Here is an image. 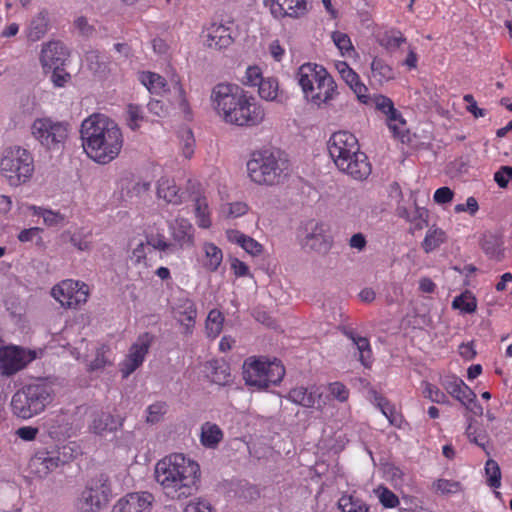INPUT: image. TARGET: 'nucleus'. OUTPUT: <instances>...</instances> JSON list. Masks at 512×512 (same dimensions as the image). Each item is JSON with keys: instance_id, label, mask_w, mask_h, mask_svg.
Wrapping results in <instances>:
<instances>
[{"instance_id": "4c0bfd02", "label": "nucleus", "mask_w": 512, "mask_h": 512, "mask_svg": "<svg viewBox=\"0 0 512 512\" xmlns=\"http://www.w3.org/2000/svg\"><path fill=\"white\" fill-rule=\"evenodd\" d=\"M28 210L33 215L41 216L43 218L44 224L47 226H58L63 224L65 221V216L58 211L45 209L35 205L28 206Z\"/></svg>"}, {"instance_id": "052dcab7", "label": "nucleus", "mask_w": 512, "mask_h": 512, "mask_svg": "<svg viewBox=\"0 0 512 512\" xmlns=\"http://www.w3.org/2000/svg\"><path fill=\"white\" fill-rule=\"evenodd\" d=\"M405 41L406 39L401 32L393 31L384 36L381 44L389 50H394L399 48L403 43H405Z\"/></svg>"}, {"instance_id": "5701e85b", "label": "nucleus", "mask_w": 512, "mask_h": 512, "mask_svg": "<svg viewBox=\"0 0 512 512\" xmlns=\"http://www.w3.org/2000/svg\"><path fill=\"white\" fill-rule=\"evenodd\" d=\"M233 43L230 26L223 23H211L206 30V44L209 48L221 50Z\"/></svg>"}, {"instance_id": "8fccbe9b", "label": "nucleus", "mask_w": 512, "mask_h": 512, "mask_svg": "<svg viewBox=\"0 0 512 512\" xmlns=\"http://www.w3.org/2000/svg\"><path fill=\"white\" fill-rule=\"evenodd\" d=\"M168 406L166 402L157 401L150 404L146 408V417L145 420L149 424H156L160 422L164 415L167 413Z\"/></svg>"}, {"instance_id": "aec40b11", "label": "nucleus", "mask_w": 512, "mask_h": 512, "mask_svg": "<svg viewBox=\"0 0 512 512\" xmlns=\"http://www.w3.org/2000/svg\"><path fill=\"white\" fill-rule=\"evenodd\" d=\"M168 230L174 247L189 248L194 245V227L184 217H176L168 223Z\"/></svg>"}, {"instance_id": "4be33fe9", "label": "nucleus", "mask_w": 512, "mask_h": 512, "mask_svg": "<svg viewBox=\"0 0 512 512\" xmlns=\"http://www.w3.org/2000/svg\"><path fill=\"white\" fill-rule=\"evenodd\" d=\"M288 399L304 407L316 409H322L326 404L320 389L316 386H311L310 388L296 387L289 392Z\"/></svg>"}, {"instance_id": "09e8293b", "label": "nucleus", "mask_w": 512, "mask_h": 512, "mask_svg": "<svg viewBox=\"0 0 512 512\" xmlns=\"http://www.w3.org/2000/svg\"><path fill=\"white\" fill-rule=\"evenodd\" d=\"M331 38L342 56L351 57L355 53L351 39L347 34L335 31L332 33Z\"/></svg>"}, {"instance_id": "603ef678", "label": "nucleus", "mask_w": 512, "mask_h": 512, "mask_svg": "<svg viewBox=\"0 0 512 512\" xmlns=\"http://www.w3.org/2000/svg\"><path fill=\"white\" fill-rule=\"evenodd\" d=\"M485 475L487 484L492 488H499L501 486V470L498 463L489 459L485 464Z\"/></svg>"}, {"instance_id": "680f3d73", "label": "nucleus", "mask_w": 512, "mask_h": 512, "mask_svg": "<svg viewBox=\"0 0 512 512\" xmlns=\"http://www.w3.org/2000/svg\"><path fill=\"white\" fill-rule=\"evenodd\" d=\"M329 394L340 402H345L349 398V390L341 382H333L328 385Z\"/></svg>"}, {"instance_id": "4468645a", "label": "nucleus", "mask_w": 512, "mask_h": 512, "mask_svg": "<svg viewBox=\"0 0 512 512\" xmlns=\"http://www.w3.org/2000/svg\"><path fill=\"white\" fill-rule=\"evenodd\" d=\"M34 358V353L30 351H25L18 346L6 345L0 349V374L11 376L23 369Z\"/></svg>"}, {"instance_id": "49530a36", "label": "nucleus", "mask_w": 512, "mask_h": 512, "mask_svg": "<svg viewBox=\"0 0 512 512\" xmlns=\"http://www.w3.org/2000/svg\"><path fill=\"white\" fill-rule=\"evenodd\" d=\"M373 492L381 505L385 508H396L400 504L398 496L383 485L376 487Z\"/></svg>"}, {"instance_id": "b1692460", "label": "nucleus", "mask_w": 512, "mask_h": 512, "mask_svg": "<svg viewBox=\"0 0 512 512\" xmlns=\"http://www.w3.org/2000/svg\"><path fill=\"white\" fill-rule=\"evenodd\" d=\"M310 0H272L271 12L275 17L298 18L308 11Z\"/></svg>"}, {"instance_id": "f257e3e1", "label": "nucleus", "mask_w": 512, "mask_h": 512, "mask_svg": "<svg viewBox=\"0 0 512 512\" xmlns=\"http://www.w3.org/2000/svg\"><path fill=\"white\" fill-rule=\"evenodd\" d=\"M210 104L215 113L230 125L255 127L266 117L263 105L236 84L215 85L210 94Z\"/></svg>"}, {"instance_id": "4d7b16f0", "label": "nucleus", "mask_w": 512, "mask_h": 512, "mask_svg": "<svg viewBox=\"0 0 512 512\" xmlns=\"http://www.w3.org/2000/svg\"><path fill=\"white\" fill-rule=\"evenodd\" d=\"M264 78L262 77V71L258 66L247 67L244 76L241 81L244 85L254 87L259 86Z\"/></svg>"}, {"instance_id": "37998d69", "label": "nucleus", "mask_w": 512, "mask_h": 512, "mask_svg": "<svg viewBox=\"0 0 512 512\" xmlns=\"http://www.w3.org/2000/svg\"><path fill=\"white\" fill-rule=\"evenodd\" d=\"M386 121L388 128L393 136L401 140V142H404L405 138H407V127L406 121L403 119L401 113L397 111L392 116L387 118Z\"/></svg>"}, {"instance_id": "a878e982", "label": "nucleus", "mask_w": 512, "mask_h": 512, "mask_svg": "<svg viewBox=\"0 0 512 512\" xmlns=\"http://www.w3.org/2000/svg\"><path fill=\"white\" fill-rule=\"evenodd\" d=\"M49 16L46 10L39 11L28 23L25 35L28 41H40L49 31Z\"/></svg>"}, {"instance_id": "cd10ccee", "label": "nucleus", "mask_w": 512, "mask_h": 512, "mask_svg": "<svg viewBox=\"0 0 512 512\" xmlns=\"http://www.w3.org/2000/svg\"><path fill=\"white\" fill-rule=\"evenodd\" d=\"M202 266L209 272H215L223 261V252L214 243L205 242L202 246Z\"/></svg>"}, {"instance_id": "a211bd4d", "label": "nucleus", "mask_w": 512, "mask_h": 512, "mask_svg": "<svg viewBox=\"0 0 512 512\" xmlns=\"http://www.w3.org/2000/svg\"><path fill=\"white\" fill-rule=\"evenodd\" d=\"M58 460L52 447H41L36 449L30 458L28 469L35 477L46 478L50 473L59 468Z\"/></svg>"}, {"instance_id": "f03ea898", "label": "nucleus", "mask_w": 512, "mask_h": 512, "mask_svg": "<svg viewBox=\"0 0 512 512\" xmlns=\"http://www.w3.org/2000/svg\"><path fill=\"white\" fill-rule=\"evenodd\" d=\"M156 483L172 499L191 496L201 478L199 463L183 453H171L160 459L154 468Z\"/></svg>"}, {"instance_id": "e433bc0d", "label": "nucleus", "mask_w": 512, "mask_h": 512, "mask_svg": "<svg viewBox=\"0 0 512 512\" xmlns=\"http://www.w3.org/2000/svg\"><path fill=\"white\" fill-rule=\"evenodd\" d=\"M68 425L67 416L64 414L49 417L45 422L46 429L53 438L67 436L69 431Z\"/></svg>"}, {"instance_id": "412c9836", "label": "nucleus", "mask_w": 512, "mask_h": 512, "mask_svg": "<svg viewBox=\"0 0 512 512\" xmlns=\"http://www.w3.org/2000/svg\"><path fill=\"white\" fill-rule=\"evenodd\" d=\"M65 57V48L61 42L53 40L42 44L39 60L44 71L59 68Z\"/></svg>"}, {"instance_id": "c9c22d12", "label": "nucleus", "mask_w": 512, "mask_h": 512, "mask_svg": "<svg viewBox=\"0 0 512 512\" xmlns=\"http://www.w3.org/2000/svg\"><path fill=\"white\" fill-rule=\"evenodd\" d=\"M346 336L352 341L359 353V361L364 367H370L372 363V351L369 340L365 337L356 335L353 332H347Z\"/></svg>"}, {"instance_id": "39448f33", "label": "nucleus", "mask_w": 512, "mask_h": 512, "mask_svg": "<svg viewBox=\"0 0 512 512\" xmlns=\"http://www.w3.org/2000/svg\"><path fill=\"white\" fill-rule=\"evenodd\" d=\"M296 79L304 99L318 108L330 105L339 95L335 80L322 65L311 62L302 64Z\"/></svg>"}, {"instance_id": "c85d7f7f", "label": "nucleus", "mask_w": 512, "mask_h": 512, "mask_svg": "<svg viewBox=\"0 0 512 512\" xmlns=\"http://www.w3.org/2000/svg\"><path fill=\"white\" fill-rule=\"evenodd\" d=\"M223 440V431L221 428L211 422H205L201 426L200 443L205 448L214 449Z\"/></svg>"}, {"instance_id": "bb28decb", "label": "nucleus", "mask_w": 512, "mask_h": 512, "mask_svg": "<svg viewBox=\"0 0 512 512\" xmlns=\"http://www.w3.org/2000/svg\"><path fill=\"white\" fill-rule=\"evenodd\" d=\"M442 386L448 394L460 403L473 396V390L455 375L446 376L442 381Z\"/></svg>"}, {"instance_id": "ea45409f", "label": "nucleus", "mask_w": 512, "mask_h": 512, "mask_svg": "<svg viewBox=\"0 0 512 512\" xmlns=\"http://www.w3.org/2000/svg\"><path fill=\"white\" fill-rule=\"evenodd\" d=\"M224 324V316L223 314L217 310L213 309L208 313L205 322V330L208 337L216 338L222 331Z\"/></svg>"}, {"instance_id": "6ab92c4d", "label": "nucleus", "mask_w": 512, "mask_h": 512, "mask_svg": "<svg viewBox=\"0 0 512 512\" xmlns=\"http://www.w3.org/2000/svg\"><path fill=\"white\" fill-rule=\"evenodd\" d=\"M123 422V418L115 417L110 412L99 411L91 415L88 430L96 436L105 437L107 434L121 429Z\"/></svg>"}, {"instance_id": "e2e57ef3", "label": "nucleus", "mask_w": 512, "mask_h": 512, "mask_svg": "<svg viewBox=\"0 0 512 512\" xmlns=\"http://www.w3.org/2000/svg\"><path fill=\"white\" fill-rule=\"evenodd\" d=\"M494 181L500 188H506L509 182L512 181V166H501L494 173Z\"/></svg>"}, {"instance_id": "79ce46f5", "label": "nucleus", "mask_w": 512, "mask_h": 512, "mask_svg": "<svg viewBox=\"0 0 512 512\" xmlns=\"http://www.w3.org/2000/svg\"><path fill=\"white\" fill-rule=\"evenodd\" d=\"M432 489L439 495H454L462 492L463 487L459 481L441 478L433 482Z\"/></svg>"}, {"instance_id": "1a4fd4ad", "label": "nucleus", "mask_w": 512, "mask_h": 512, "mask_svg": "<svg viewBox=\"0 0 512 512\" xmlns=\"http://www.w3.org/2000/svg\"><path fill=\"white\" fill-rule=\"evenodd\" d=\"M242 369L246 385L257 390L279 384L285 375V368L281 361L264 356L248 357L243 362Z\"/></svg>"}, {"instance_id": "0e129e2a", "label": "nucleus", "mask_w": 512, "mask_h": 512, "mask_svg": "<svg viewBox=\"0 0 512 512\" xmlns=\"http://www.w3.org/2000/svg\"><path fill=\"white\" fill-rule=\"evenodd\" d=\"M183 512H214L211 504L202 499L190 501Z\"/></svg>"}, {"instance_id": "f8f14e48", "label": "nucleus", "mask_w": 512, "mask_h": 512, "mask_svg": "<svg viewBox=\"0 0 512 512\" xmlns=\"http://www.w3.org/2000/svg\"><path fill=\"white\" fill-rule=\"evenodd\" d=\"M89 295V286L73 279L63 280L51 289V296L66 309H76L84 305Z\"/></svg>"}, {"instance_id": "7c9ffc66", "label": "nucleus", "mask_w": 512, "mask_h": 512, "mask_svg": "<svg viewBox=\"0 0 512 512\" xmlns=\"http://www.w3.org/2000/svg\"><path fill=\"white\" fill-rule=\"evenodd\" d=\"M138 79L152 94H163L168 90L167 81L157 73L143 71L139 73Z\"/></svg>"}, {"instance_id": "9b49d317", "label": "nucleus", "mask_w": 512, "mask_h": 512, "mask_svg": "<svg viewBox=\"0 0 512 512\" xmlns=\"http://www.w3.org/2000/svg\"><path fill=\"white\" fill-rule=\"evenodd\" d=\"M68 124L49 117L37 118L31 125L32 136L49 149H58L68 137Z\"/></svg>"}, {"instance_id": "bf43d9fd", "label": "nucleus", "mask_w": 512, "mask_h": 512, "mask_svg": "<svg viewBox=\"0 0 512 512\" xmlns=\"http://www.w3.org/2000/svg\"><path fill=\"white\" fill-rule=\"evenodd\" d=\"M109 352L110 349L107 346L100 347L96 352L95 359L90 363V369L98 370L111 364L112 360L108 356Z\"/></svg>"}, {"instance_id": "a19ab883", "label": "nucleus", "mask_w": 512, "mask_h": 512, "mask_svg": "<svg viewBox=\"0 0 512 512\" xmlns=\"http://www.w3.org/2000/svg\"><path fill=\"white\" fill-rule=\"evenodd\" d=\"M446 240L445 232L440 228H430L426 232L422 247L426 253L432 252Z\"/></svg>"}, {"instance_id": "58836bf2", "label": "nucleus", "mask_w": 512, "mask_h": 512, "mask_svg": "<svg viewBox=\"0 0 512 512\" xmlns=\"http://www.w3.org/2000/svg\"><path fill=\"white\" fill-rule=\"evenodd\" d=\"M259 96L266 101L279 102V84L275 78H264L258 86Z\"/></svg>"}, {"instance_id": "393cba45", "label": "nucleus", "mask_w": 512, "mask_h": 512, "mask_svg": "<svg viewBox=\"0 0 512 512\" xmlns=\"http://www.w3.org/2000/svg\"><path fill=\"white\" fill-rule=\"evenodd\" d=\"M156 193L159 199L168 204L179 205L183 202V193L180 188L174 179L167 176H163L157 181Z\"/></svg>"}, {"instance_id": "f3484780", "label": "nucleus", "mask_w": 512, "mask_h": 512, "mask_svg": "<svg viewBox=\"0 0 512 512\" xmlns=\"http://www.w3.org/2000/svg\"><path fill=\"white\" fill-rule=\"evenodd\" d=\"M154 503L155 497L148 491L131 492L115 503L112 512H150Z\"/></svg>"}, {"instance_id": "13d9d810", "label": "nucleus", "mask_w": 512, "mask_h": 512, "mask_svg": "<svg viewBox=\"0 0 512 512\" xmlns=\"http://www.w3.org/2000/svg\"><path fill=\"white\" fill-rule=\"evenodd\" d=\"M372 100L373 103L375 104L376 109L386 115V119L397 112L392 100L387 96L375 95Z\"/></svg>"}, {"instance_id": "a18cd8bd", "label": "nucleus", "mask_w": 512, "mask_h": 512, "mask_svg": "<svg viewBox=\"0 0 512 512\" xmlns=\"http://www.w3.org/2000/svg\"><path fill=\"white\" fill-rule=\"evenodd\" d=\"M210 378L217 385H227L231 381L230 367L224 362H214Z\"/></svg>"}, {"instance_id": "2eb2a0df", "label": "nucleus", "mask_w": 512, "mask_h": 512, "mask_svg": "<svg viewBox=\"0 0 512 512\" xmlns=\"http://www.w3.org/2000/svg\"><path fill=\"white\" fill-rule=\"evenodd\" d=\"M150 346L151 337L148 333L140 335L132 344L125 360L120 364V370L124 378H127L142 365Z\"/></svg>"}, {"instance_id": "20e7f679", "label": "nucleus", "mask_w": 512, "mask_h": 512, "mask_svg": "<svg viewBox=\"0 0 512 512\" xmlns=\"http://www.w3.org/2000/svg\"><path fill=\"white\" fill-rule=\"evenodd\" d=\"M328 152L336 167L353 179L364 180L371 174V164L354 134L333 133L328 141Z\"/></svg>"}, {"instance_id": "72a5a7b5", "label": "nucleus", "mask_w": 512, "mask_h": 512, "mask_svg": "<svg viewBox=\"0 0 512 512\" xmlns=\"http://www.w3.org/2000/svg\"><path fill=\"white\" fill-rule=\"evenodd\" d=\"M341 78L344 82L351 88V90L356 94L358 100L361 103H368L369 96L367 95V87L360 80L359 75L351 68L349 71H346L345 74L341 75Z\"/></svg>"}, {"instance_id": "864d4df0", "label": "nucleus", "mask_w": 512, "mask_h": 512, "mask_svg": "<svg viewBox=\"0 0 512 512\" xmlns=\"http://www.w3.org/2000/svg\"><path fill=\"white\" fill-rule=\"evenodd\" d=\"M422 393L425 398L434 403L446 404L449 402L446 394L429 382H422Z\"/></svg>"}, {"instance_id": "3c124183", "label": "nucleus", "mask_w": 512, "mask_h": 512, "mask_svg": "<svg viewBox=\"0 0 512 512\" xmlns=\"http://www.w3.org/2000/svg\"><path fill=\"white\" fill-rule=\"evenodd\" d=\"M247 211V204L240 201L225 203L220 207V215L224 218H238L245 215Z\"/></svg>"}, {"instance_id": "f704fd0d", "label": "nucleus", "mask_w": 512, "mask_h": 512, "mask_svg": "<svg viewBox=\"0 0 512 512\" xmlns=\"http://www.w3.org/2000/svg\"><path fill=\"white\" fill-rule=\"evenodd\" d=\"M194 216L199 228L208 229L211 227V211L206 197L198 196L194 199Z\"/></svg>"}, {"instance_id": "6e6552de", "label": "nucleus", "mask_w": 512, "mask_h": 512, "mask_svg": "<svg viewBox=\"0 0 512 512\" xmlns=\"http://www.w3.org/2000/svg\"><path fill=\"white\" fill-rule=\"evenodd\" d=\"M34 173L31 153L18 145L6 147L0 157V174L12 187L27 183Z\"/></svg>"}, {"instance_id": "473e14b6", "label": "nucleus", "mask_w": 512, "mask_h": 512, "mask_svg": "<svg viewBox=\"0 0 512 512\" xmlns=\"http://www.w3.org/2000/svg\"><path fill=\"white\" fill-rule=\"evenodd\" d=\"M227 237L229 241L238 244L252 256H257L262 252V245L259 242L237 230L227 231Z\"/></svg>"}, {"instance_id": "0eeeda50", "label": "nucleus", "mask_w": 512, "mask_h": 512, "mask_svg": "<svg viewBox=\"0 0 512 512\" xmlns=\"http://www.w3.org/2000/svg\"><path fill=\"white\" fill-rule=\"evenodd\" d=\"M53 396L52 384L38 381L17 391L12 397L11 407L15 415L29 419L41 413L52 402Z\"/></svg>"}, {"instance_id": "774afa93", "label": "nucleus", "mask_w": 512, "mask_h": 512, "mask_svg": "<svg viewBox=\"0 0 512 512\" xmlns=\"http://www.w3.org/2000/svg\"><path fill=\"white\" fill-rule=\"evenodd\" d=\"M147 109L150 114L155 117H165L168 114V109L164 103L157 99H152L147 104Z\"/></svg>"}, {"instance_id": "338daca9", "label": "nucleus", "mask_w": 512, "mask_h": 512, "mask_svg": "<svg viewBox=\"0 0 512 512\" xmlns=\"http://www.w3.org/2000/svg\"><path fill=\"white\" fill-rule=\"evenodd\" d=\"M454 192L449 187L438 188L433 195V199L437 204H447L453 200Z\"/></svg>"}, {"instance_id": "423d86ee", "label": "nucleus", "mask_w": 512, "mask_h": 512, "mask_svg": "<svg viewBox=\"0 0 512 512\" xmlns=\"http://www.w3.org/2000/svg\"><path fill=\"white\" fill-rule=\"evenodd\" d=\"M249 179L260 186L282 183L290 172L286 155L278 149H262L251 154L246 164Z\"/></svg>"}, {"instance_id": "69168bd1", "label": "nucleus", "mask_w": 512, "mask_h": 512, "mask_svg": "<svg viewBox=\"0 0 512 512\" xmlns=\"http://www.w3.org/2000/svg\"><path fill=\"white\" fill-rule=\"evenodd\" d=\"M375 402L383 415L390 421L394 422L395 409L394 407L383 397L376 395Z\"/></svg>"}, {"instance_id": "7ed1b4c3", "label": "nucleus", "mask_w": 512, "mask_h": 512, "mask_svg": "<svg viewBox=\"0 0 512 512\" xmlns=\"http://www.w3.org/2000/svg\"><path fill=\"white\" fill-rule=\"evenodd\" d=\"M80 133L85 153L99 164L113 161L123 147L121 129L103 114H93L83 120Z\"/></svg>"}, {"instance_id": "9d476101", "label": "nucleus", "mask_w": 512, "mask_h": 512, "mask_svg": "<svg viewBox=\"0 0 512 512\" xmlns=\"http://www.w3.org/2000/svg\"><path fill=\"white\" fill-rule=\"evenodd\" d=\"M111 495L107 477L92 479L76 501L77 512H98L105 507Z\"/></svg>"}, {"instance_id": "5fc2aeb1", "label": "nucleus", "mask_w": 512, "mask_h": 512, "mask_svg": "<svg viewBox=\"0 0 512 512\" xmlns=\"http://www.w3.org/2000/svg\"><path fill=\"white\" fill-rule=\"evenodd\" d=\"M127 124L132 130L138 129L145 120L143 109L137 104L127 106Z\"/></svg>"}, {"instance_id": "de8ad7c7", "label": "nucleus", "mask_w": 512, "mask_h": 512, "mask_svg": "<svg viewBox=\"0 0 512 512\" xmlns=\"http://www.w3.org/2000/svg\"><path fill=\"white\" fill-rule=\"evenodd\" d=\"M452 307L463 313H473L477 308V300L470 292H465L454 298Z\"/></svg>"}, {"instance_id": "ddd939ff", "label": "nucleus", "mask_w": 512, "mask_h": 512, "mask_svg": "<svg viewBox=\"0 0 512 512\" xmlns=\"http://www.w3.org/2000/svg\"><path fill=\"white\" fill-rule=\"evenodd\" d=\"M298 237L303 248L319 254L328 253L333 246L329 228L322 222L306 223Z\"/></svg>"}, {"instance_id": "c03bdc74", "label": "nucleus", "mask_w": 512, "mask_h": 512, "mask_svg": "<svg viewBox=\"0 0 512 512\" xmlns=\"http://www.w3.org/2000/svg\"><path fill=\"white\" fill-rule=\"evenodd\" d=\"M52 449L56 458L59 459L57 461L59 467L72 461L79 453L78 446L73 442L64 444L62 446L52 447Z\"/></svg>"}, {"instance_id": "dca6fc26", "label": "nucleus", "mask_w": 512, "mask_h": 512, "mask_svg": "<svg viewBox=\"0 0 512 512\" xmlns=\"http://www.w3.org/2000/svg\"><path fill=\"white\" fill-rule=\"evenodd\" d=\"M173 318L179 323L183 329V333L191 335L193 333L197 308L195 302L187 295L179 296L172 304Z\"/></svg>"}, {"instance_id": "c756f323", "label": "nucleus", "mask_w": 512, "mask_h": 512, "mask_svg": "<svg viewBox=\"0 0 512 512\" xmlns=\"http://www.w3.org/2000/svg\"><path fill=\"white\" fill-rule=\"evenodd\" d=\"M371 78L382 85L396 78V71L381 58H374L371 62Z\"/></svg>"}, {"instance_id": "2f4dec72", "label": "nucleus", "mask_w": 512, "mask_h": 512, "mask_svg": "<svg viewBox=\"0 0 512 512\" xmlns=\"http://www.w3.org/2000/svg\"><path fill=\"white\" fill-rule=\"evenodd\" d=\"M337 506L341 512H369L368 504L353 493H343L338 499Z\"/></svg>"}, {"instance_id": "6e6d98bb", "label": "nucleus", "mask_w": 512, "mask_h": 512, "mask_svg": "<svg viewBox=\"0 0 512 512\" xmlns=\"http://www.w3.org/2000/svg\"><path fill=\"white\" fill-rule=\"evenodd\" d=\"M147 244L159 251H172L174 248V244L172 241L167 240V238L161 234H150L147 236Z\"/></svg>"}]
</instances>
